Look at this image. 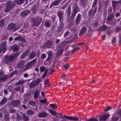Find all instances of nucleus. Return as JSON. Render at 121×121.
Listing matches in <instances>:
<instances>
[{"mask_svg":"<svg viewBox=\"0 0 121 121\" xmlns=\"http://www.w3.org/2000/svg\"><path fill=\"white\" fill-rule=\"evenodd\" d=\"M19 54V53H15L11 56H5L4 60V63L6 64H9L15 58L18 56Z\"/></svg>","mask_w":121,"mask_h":121,"instance_id":"obj_1","label":"nucleus"},{"mask_svg":"<svg viewBox=\"0 0 121 121\" xmlns=\"http://www.w3.org/2000/svg\"><path fill=\"white\" fill-rule=\"evenodd\" d=\"M32 22V26H37L39 25L42 21V19L39 16H36L31 18Z\"/></svg>","mask_w":121,"mask_h":121,"instance_id":"obj_2","label":"nucleus"},{"mask_svg":"<svg viewBox=\"0 0 121 121\" xmlns=\"http://www.w3.org/2000/svg\"><path fill=\"white\" fill-rule=\"evenodd\" d=\"M7 28L8 30L14 32L18 29L19 27L15 23H11L9 25Z\"/></svg>","mask_w":121,"mask_h":121,"instance_id":"obj_3","label":"nucleus"},{"mask_svg":"<svg viewBox=\"0 0 121 121\" xmlns=\"http://www.w3.org/2000/svg\"><path fill=\"white\" fill-rule=\"evenodd\" d=\"M36 60L37 58H36L32 61L28 62L25 65V67L24 69L26 70L31 68L33 65H35L36 62Z\"/></svg>","mask_w":121,"mask_h":121,"instance_id":"obj_4","label":"nucleus"},{"mask_svg":"<svg viewBox=\"0 0 121 121\" xmlns=\"http://www.w3.org/2000/svg\"><path fill=\"white\" fill-rule=\"evenodd\" d=\"M15 5V4L10 1L8 2L6 4V7L4 10L5 12H7L10 11Z\"/></svg>","mask_w":121,"mask_h":121,"instance_id":"obj_5","label":"nucleus"},{"mask_svg":"<svg viewBox=\"0 0 121 121\" xmlns=\"http://www.w3.org/2000/svg\"><path fill=\"white\" fill-rule=\"evenodd\" d=\"M40 80V78H38L35 81L32 82L28 85L29 88L31 89L34 88V87L35 86L39 84Z\"/></svg>","mask_w":121,"mask_h":121,"instance_id":"obj_6","label":"nucleus"},{"mask_svg":"<svg viewBox=\"0 0 121 121\" xmlns=\"http://www.w3.org/2000/svg\"><path fill=\"white\" fill-rule=\"evenodd\" d=\"M53 45V43L52 41L48 40L44 44L43 46L44 48H49L52 46Z\"/></svg>","mask_w":121,"mask_h":121,"instance_id":"obj_7","label":"nucleus"},{"mask_svg":"<svg viewBox=\"0 0 121 121\" xmlns=\"http://www.w3.org/2000/svg\"><path fill=\"white\" fill-rule=\"evenodd\" d=\"M63 44L62 43H60L58 47L57 48V50L56 53L55 57L56 58L58 57L59 56L62 54L63 51V49L62 47H61L60 45Z\"/></svg>","mask_w":121,"mask_h":121,"instance_id":"obj_8","label":"nucleus"},{"mask_svg":"<svg viewBox=\"0 0 121 121\" xmlns=\"http://www.w3.org/2000/svg\"><path fill=\"white\" fill-rule=\"evenodd\" d=\"M6 41H3L0 47V53L2 52V51L3 53H4L6 51Z\"/></svg>","mask_w":121,"mask_h":121,"instance_id":"obj_9","label":"nucleus"},{"mask_svg":"<svg viewBox=\"0 0 121 121\" xmlns=\"http://www.w3.org/2000/svg\"><path fill=\"white\" fill-rule=\"evenodd\" d=\"M11 104L14 107H18L20 104V101L18 99L12 100L11 102Z\"/></svg>","mask_w":121,"mask_h":121,"instance_id":"obj_10","label":"nucleus"},{"mask_svg":"<svg viewBox=\"0 0 121 121\" xmlns=\"http://www.w3.org/2000/svg\"><path fill=\"white\" fill-rule=\"evenodd\" d=\"M57 14L59 18L60 23L63 22L62 21L64 20V13L63 11H58Z\"/></svg>","mask_w":121,"mask_h":121,"instance_id":"obj_11","label":"nucleus"},{"mask_svg":"<svg viewBox=\"0 0 121 121\" xmlns=\"http://www.w3.org/2000/svg\"><path fill=\"white\" fill-rule=\"evenodd\" d=\"M60 26H58L56 32V33H60L61 32L64 28V24L63 22L60 23Z\"/></svg>","mask_w":121,"mask_h":121,"instance_id":"obj_12","label":"nucleus"},{"mask_svg":"<svg viewBox=\"0 0 121 121\" xmlns=\"http://www.w3.org/2000/svg\"><path fill=\"white\" fill-rule=\"evenodd\" d=\"M8 75H4L3 73H0V80L3 82L9 78Z\"/></svg>","mask_w":121,"mask_h":121,"instance_id":"obj_13","label":"nucleus"},{"mask_svg":"<svg viewBox=\"0 0 121 121\" xmlns=\"http://www.w3.org/2000/svg\"><path fill=\"white\" fill-rule=\"evenodd\" d=\"M97 9V7H95L94 9V11L92 9H91L88 12V15L90 17H91V16H92L93 17L94 16L96 12Z\"/></svg>","mask_w":121,"mask_h":121,"instance_id":"obj_14","label":"nucleus"},{"mask_svg":"<svg viewBox=\"0 0 121 121\" xmlns=\"http://www.w3.org/2000/svg\"><path fill=\"white\" fill-rule=\"evenodd\" d=\"M64 117L67 119H69L71 120L74 121H78L79 120V119L77 117L71 116H68L66 115L64 116Z\"/></svg>","mask_w":121,"mask_h":121,"instance_id":"obj_15","label":"nucleus"},{"mask_svg":"<svg viewBox=\"0 0 121 121\" xmlns=\"http://www.w3.org/2000/svg\"><path fill=\"white\" fill-rule=\"evenodd\" d=\"M110 116L109 114H103L101 117H99V118L100 121H105Z\"/></svg>","mask_w":121,"mask_h":121,"instance_id":"obj_16","label":"nucleus"},{"mask_svg":"<svg viewBox=\"0 0 121 121\" xmlns=\"http://www.w3.org/2000/svg\"><path fill=\"white\" fill-rule=\"evenodd\" d=\"M61 0H56L52 2L50 6V8H51L53 6H56L58 5L60 2Z\"/></svg>","mask_w":121,"mask_h":121,"instance_id":"obj_17","label":"nucleus"},{"mask_svg":"<svg viewBox=\"0 0 121 121\" xmlns=\"http://www.w3.org/2000/svg\"><path fill=\"white\" fill-rule=\"evenodd\" d=\"M30 12V11L28 9L25 10L21 12V16L22 17H24L27 16Z\"/></svg>","mask_w":121,"mask_h":121,"instance_id":"obj_18","label":"nucleus"},{"mask_svg":"<svg viewBox=\"0 0 121 121\" xmlns=\"http://www.w3.org/2000/svg\"><path fill=\"white\" fill-rule=\"evenodd\" d=\"M82 16V15L80 14H78L75 19V23L76 25L78 24L81 21Z\"/></svg>","mask_w":121,"mask_h":121,"instance_id":"obj_19","label":"nucleus"},{"mask_svg":"<svg viewBox=\"0 0 121 121\" xmlns=\"http://www.w3.org/2000/svg\"><path fill=\"white\" fill-rule=\"evenodd\" d=\"M87 30V28L86 27L83 26L81 29L79 33V36H81L85 32H86Z\"/></svg>","mask_w":121,"mask_h":121,"instance_id":"obj_20","label":"nucleus"},{"mask_svg":"<svg viewBox=\"0 0 121 121\" xmlns=\"http://www.w3.org/2000/svg\"><path fill=\"white\" fill-rule=\"evenodd\" d=\"M48 115V114L45 111H44L39 113L38 116L39 117L44 118L47 117Z\"/></svg>","mask_w":121,"mask_h":121,"instance_id":"obj_21","label":"nucleus"},{"mask_svg":"<svg viewBox=\"0 0 121 121\" xmlns=\"http://www.w3.org/2000/svg\"><path fill=\"white\" fill-rule=\"evenodd\" d=\"M114 14L113 13L109 14L107 18V20L108 22L112 21L114 17Z\"/></svg>","mask_w":121,"mask_h":121,"instance_id":"obj_22","label":"nucleus"},{"mask_svg":"<svg viewBox=\"0 0 121 121\" xmlns=\"http://www.w3.org/2000/svg\"><path fill=\"white\" fill-rule=\"evenodd\" d=\"M121 2V0H119L118 1H112V6L113 7V10L114 11L116 7Z\"/></svg>","mask_w":121,"mask_h":121,"instance_id":"obj_23","label":"nucleus"},{"mask_svg":"<svg viewBox=\"0 0 121 121\" xmlns=\"http://www.w3.org/2000/svg\"><path fill=\"white\" fill-rule=\"evenodd\" d=\"M110 28L104 25H103L100 28L98 29V30L101 31H105L106 30L110 29Z\"/></svg>","mask_w":121,"mask_h":121,"instance_id":"obj_24","label":"nucleus"},{"mask_svg":"<svg viewBox=\"0 0 121 121\" xmlns=\"http://www.w3.org/2000/svg\"><path fill=\"white\" fill-rule=\"evenodd\" d=\"M30 52V50L26 49L21 55V58L22 59H23L26 56H27L29 53Z\"/></svg>","mask_w":121,"mask_h":121,"instance_id":"obj_25","label":"nucleus"},{"mask_svg":"<svg viewBox=\"0 0 121 121\" xmlns=\"http://www.w3.org/2000/svg\"><path fill=\"white\" fill-rule=\"evenodd\" d=\"M22 119L24 121H27L29 120V117L27 116L24 113L22 114Z\"/></svg>","mask_w":121,"mask_h":121,"instance_id":"obj_26","label":"nucleus"},{"mask_svg":"<svg viewBox=\"0 0 121 121\" xmlns=\"http://www.w3.org/2000/svg\"><path fill=\"white\" fill-rule=\"evenodd\" d=\"M36 55V53L34 51H32L31 52L29 55V59H30L34 58Z\"/></svg>","mask_w":121,"mask_h":121,"instance_id":"obj_27","label":"nucleus"},{"mask_svg":"<svg viewBox=\"0 0 121 121\" xmlns=\"http://www.w3.org/2000/svg\"><path fill=\"white\" fill-rule=\"evenodd\" d=\"M26 82V81H25L23 79L20 80H18V82H16L15 83V85L18 86L23 84Z\"/></svg>","mask_w":121,"mask_h":121,"instance_id":"obj_28","label":"nucleus"},{"mask_svg":"<svg viewBox=\"0 0 121 121\" xmlns=\"http://www.w3.org/2000/svg\"><path fill=\"white\" fill-rule=\"evenodd\" d=\"M7 100L8 99L7 98L5 97H4L0 102V106L4 104L7 102Z\"/></svg>","mask_w":121,"mask_h":121,"instance_id":"obj_29","label":"nucleus"},{"mask_svg":"<svg viewBox=\"0 0 121 121\" xmlns=\"http://www.w3.org/2000/svg\"><path fill=\"white\" fill-rule=\"evenodd\" d=\"M88 2V0H80V3L81 5L84 6L86 5Z\"/></svg>","mask_w":121,"mask_h":121,"instance_id":"obj_30","label":"nucleus"},{"mask_svg":"<svg viewBox=\"0 0 121 121\" xmlns=\"http://www.w3.org/2000/svg\"><path fill=\"white\" fill-rule=\"evenodd\" d=\"M24 62L25 61L23 60H21L17 65V67L20 68L24 64Z\"/></svg>","mask_w":121,"mask_h":121,"instance_id":"obj_31","label":"nucleus"},{"mask_svg":"<svg viewBox=\"0 0 121 121\" xmlns=\"http://www.w3.org/2000/svg\"><path fill=\"white\" fill-rule=\"evenodd\" d=\"M48 56V58L46 59V60L47 61H49L51 59L52 56V53L51 51H49L47 53Z\"/></svg>","mask_w":121,"mask_h":121,"instance_id":"obj_32","label":"nucleus"},{"mask_svg":"<svg viewBox=\"0 0 121 121\" xmlns=\"http://www.w3.org/2000/svg\"><path fill=\"white\" fill-rule=\"evenodd\" d=\"M34 113L35 112L31 109L29 110L26 112V114L30 116H32Z\"/></svg>","mask_w":121,"mask_h":121,"instance_id":"obj_33","label":"nucleus"},{"mask_svg":"<svg viewBox=\"0 0 121 121\" xmlns=\"http://www.w3.org/2000/svg\"><path fill=\"white\" fill-rule=\"evenodd\" d=\"M31 10L33 11L32 13L35 14L37 12L36 6V5H34L32 7L31 9Z\"/></svg>","mask_w":121,"mask_h":121,"instance_id":"obj_34","label":"nucleus"},{"mask_svg":"<svg viewBox=\"0 0 121 121\" xmlns=\"http://www.w3.org/2000/svg\"><path fill=\"white\" fill-rule=\"evenodd\" d=\"M28 104L34 107L36 105V103L35 101L30 100L28 101Z\"/></svg>","mask_w":121,"mask_h":121,"instance_id":"obj_35","label":"nucleus"},{"mask_svg":"<svg viewBox=\"0 0 121 121\" xmlns=\"http://www.w3.org/2000/svg\"><path fill=\"white\" fill-rule=\"evenodd\" d=\"M24 0H15V3L18 5L22 4L24 2Z\"/></svg>","mask_w":121,"mask_h":121,"instance_id":"obj_36","label":"nucleus"},{"mask_svg":"<svg viewBox=\"0 0 121 121\" xmlns=\"http://www.w3.org/2000/svg\"><path fill=\"white\" fill-rule=\"evenodd\" d=\"M79 9L78 6L77 5H75L73 10L72 11L73 12L77 13L78 12Z\"/></svg>","mask_w":121,"mask_h":121,"instance_id":"obj_37","label":"nucleus"},{"mask_svg":"<svg viewBox=\"0 0 121 121\" xmlns=\"http://www.w3.org/2000/svg\"><path fill=\"white\" fill-rule=\"evenodd\" d=\"M4 118L6 121H8L9 120V115L8 113L5 114L4 116Z\"/></svg>","mask_w":121,"mask_h":121,"instance_id":"obj_38","label":"nucleus"},{"mask_svg":"<svg viewBox=\"0 0 121 121\" xmlns=\"http://www.w3.org/2000/svg\"><path fill=\"white\" fill-rule=\"evenodd\" d=\"M51 24L50 22L48 21H46L44 22V26L47 28H49L50 27Z\"/></svg>","mask_w":121,"mask_h":121,"instance_id":"obj_39","label":"nucleus"},{"mask_svg":"<svg viewBox=\"0 0 121 121\" xmlns=\"http://www.w3.org/2000/svg\"><path fill=\"white\" fill-rule=\"evenodd\" d=\"M39 91L38 90H36L34 94V97L35 99L38 98L39 95Z\"/></svg>","mask_w":121,"mask_h":121,"instance_id":"obj_40","label":"nucleus"},{"mask_svg":"<svg viewBox=\"0 0 121 121\" xmlns=\"http://www.w3.org/2000/svg\"><path fill=\"white\" fill-rule=\"evenodd\" d=\"M12 48L13 52H15L18 50V48L17 46L15 45H13L12 46Z\"/></svg>","mask_w":121,"mask_h":121,"instance_id":"obj_41","label":"nucleus"},{"mask_svg":"<svg viewBox=\"0 0 121 121\" xmlns=\"http://www.w3.org/2000/svg\"><path fill=\"white\" fill-rule=\"evenodd\" d=\"M48 111L52 115L55 116L57 114L54 111L51 109H48Z\"/></svg>","mask_w":121,"mask_h":121,"instance_id":"obj_42","label":"nucleus"},{"mask_svg":"<svg viewBox=\"0 0 121 121\" xmlns=\"http://www.w3.org/2000/svg\"><path fill=\"white\" fill-rule=\"evenodd\" d=\"M18 72V71L17 70H14L10 74V76L11 77H12L13 75L16 74Z\"/></svg>","mask_w":121,"mask_h":121,"instance_id":"obj_43","label":"nucleus"},{"mask_svg":"<svg viewBox=\"0 0 121 121\" xmlns=\"http://www.w3.org/2000/svg\"><path fill=\"white\" fill-rule=\"evenodd\" d=\"M21 86H18L15 88L14 90L16 91H20L21 90Z\"/></svg>","mask_w":121,"mask_h":121,"instance_id":"obj_44","label":"nucleus"},{"mask_svg":"<svg viewBox=\"0 0 121 121\" xmlns=\"http://www.w3.org/2000/svg\"><path fill=\"white\" fill-rule=\"evenodd\" d=\"M48 69H46L44 73L42 75V78H44L46 76V75L48 71Z\"/></svg>","mask_w":121,"mask_h":121,"instance_id":"obj_45","label":"nucleus"},{"mask_svg":"<svg viewBox=\"0 0 121 121\" xmlns=\"http://www.w3.org/2000/svg\"><path fill=\"white\" fill-rule=\"evenodd\" d=\"M80 49V48L79 47H77V48H73V49L71 50V52L72 53H73V52H75L76 51L78 50H79Z\"/></svg>","mask_w":121,"mask_h":121,"instance_id":"obj_46","label":"nucleus"},{"mask_svg":"<svg viewBox=\"0 0 121 121\" xmlns=\"http://www.w3.org/2000/svg\"><path fill=\"white\" fill-rule=\"evenodd\" d=\"M76 13L73 12L71 14V16L70 17V19L72 20H73L76 15Z\"/></svg>","mask_w":121,"mask_h":121,"instance_id":"obj_47","label":"nucleus"},{"mask_svg":"<svg viewBox=\"0 0 121 121\" xmlns=\"http://www.w3.org/2000/svg\"><path fill=\"white\" fill-rule=\"evenodd\" d=\"M47 69L44 66H41L40 67V72H41L44 71L45 69Z\"/></svg>","mask_w":121,"mask_h":121,"instance_id":"obj_48","label":"nucleus"},{"mask_svg":"<svg viewBox=\"0 0 121 121\" xmlns=\"http://www.w3.org/2000/svg\"><path fill=\"white\" fill-rule=\"evenodd\" d=\"M7 39V36H3L2 37L1 40L2 41H6V40Z\"/></svg>","mask_w":121,"mask_h":121,"instance_id":"obj_49","label":"nucleus"},{"mask_svg":"<svg viewBox=\"0 0 121 121\" xmlns=\"http://www.w3.org/2000/svg\"><path fill=\"white\" fill-rule=\"evenodd\" d=\"M10 113H14L16 112V110L12 108H11L9 110Z\"/></svg>","mask_w":121,"mask_h":121,"instance_id":"obj_50","label":"nucleus"},{"mask_svg":"<svg viewBox=\"0 0 121 121\" xmlns=\"http://www.w3.org/2000/svg\"><path fill=\"white\" fill-rule=\"evenodd\" d=\"M113 31V30L112 29L108 31L107 32V35H110L112 33Z\"/></svg>","mask_w":121,"mask_h":121,"instance_id":"obj_51","label":"nucleus"},{"mask_svg":"<svg viewBox=\"0 0 121 121\" xmlns=\"http://www.w3.org/2000/svg\"><path fill=\"white\" fill-rule=\"evenodd\" d=\"M49 105L53 109H55L57 107L56 105L55 104H50Z\"/></svg>","mask_w":121,"mask_h":121,"instance_id":"obj_52","label":"nucleus"},{"mask_svg":"<svg viewBox=\"0 0 121 121\" xmlns=\"http://www.w3.org/2000/svg\"><path fill=\"white\" fill-rule=\"evenodd\" d=\"M29 99V97H25L23 100V103L26 104Z\"/></svg>","mask_w":121,"mask_h":121,"instance_id":"obj_53","label":"nucleus"},{"mask_svg":"<svg viewBox=\"0 0 121 121\" xmlns=\"http://www.w3.org/2000/svg\"><path fill=\"white\" fill-rule=\"evenodd\" d=\"M97 1L98 0H94L92 5V8L94 7L97 4Z\"/></svg>","mask_w":121,"mask_h":121,"instance_id":"obj_54","label":"nucleus"},{"mask_svg":"<svg viewBox=\"0 0 121 121\" xmlns=\"http://www.w3.org/2000/svg\"><path fill=\"white\" fill-rule=\"evenodd\" d=\"M113 121H116L118 120V117H115L113 116L112 118Z\"/></svg>","mask_w":121,"mask_h":121,"instance_id":"obj_55","label":"nucleus"},{"mask_svg":"<svg viewBox=\"0 0 121 121\" xmlns=\"http://www.w3.org/2000/svg\"><path fill=\"white\" fill-rule=\"evenodd\" d=\"M44 84L46 86L47 85L48 86H50V85L48 81L47 80H46L45 81Z\"/></svg>","mask_w":121,"mask_h":121,"instance_id":"obj_56","label":"nucleus"},{"mask_svg":"<svg viewBox=\"0 0 121 121\" xmlns=\"http://www.w3.org/2000/svg\"><path fill=\"white\" fill-rule=\"evenodd\" d=\"M70 34V33L69 31H66L64 34V37L67 36L68 35H69Z\"/></svg>","mask_w":121,"mask_h":121,"instance_id":"obj_57","label":"nucleus"},{"mask_svg":"<svg viewBox=\"0 0 121 121\" xmlns=\"http://www.w3.org/2000/svg\"><path fill=\"white\" fill-rule=\"evenodd\" d=\"M98 120L96 118H91L89 119L88 120L86 121H98Z\"/></svg>","mask_w":121,"mask_h":121,"instance_id":"obj_58","label":"nucleus"},{"mask_svg":"<svg viewBox=\"0 0 121 121\" xmlns=\"http://www.w3.org/2000/svg\"><path fill=\"white\" fill-rule=\"evenodd\" d=\"M21 36H19L16 37L14 39L15 41L20 40Z\"/></svg>","mask_w":121,"mask_h":121,"instance_id":"obj_59","label":"nucleus"},{"mask_svg":"<svg viewBox=\"0 0 121 121\" xmlns=\"http://www.w3.org/2000/svg\"><path fill=\"white\" fill-rule=\"evenodd\" d=\"M4 20L3 19L0 21V27L4 25Z\"/></svg>","mask_w":121,"mask_h":121,"instance_id":"obj_60","label":"nucleus"},{"mask_svg":"<svg viewBox=\"0 0 121 121\" xmlns=\"http://www.w3.org/2000/svg\"><path fill=\"white\" fill-rule=\"evenodd\" d=\"M111 108H112L111 107L108 106L104 110V111H107Z\"/></svg>","mask_w":121,"mask_h":121,"instance_id":"obj_61","label":"nucleus"},{"mask_svg":"<svg viewBox=\"0 0 121 121\" xmlns=\"http://www.w3.org/2000/svg\"><path fill=\"white\" fill-rule=\"evenodd\" d=\"M116 38L114 37L112 40V44H113V43H115L116 42Z\"/></svg>","mask_w":121,"mask_h":121,"instance_id":"obj_62","label":"nucleus"},{"mask_svg":"<svg viewBox=\"0 0 121 121\" xmlns=\"http://www.w3.org/2000/svg\"><path fill=\"white\" fill-rule=\"evenodd\" d=\"M20 40L24 43H25L26 41V40L25 38H24L23 37H21Z\"/></svg>","mask_w":121,"mask_h":121,"instance_id":"obj_63","label":"nucleus"},{"mask_svg":"<svg viewBox=\"0 0 121 121\" xmlns=\"http://www.w3.org/2000/svg\"><path fill=\"white\" fill-rule=\"evenodd\" d=\"M24 27L26 28H28L29 26V24L28 23L26 22L24 23Z\"/></svg>","mask_w":121,"mask_h":121,"instance_id":"obj_64","label":"nucleus"}]
</instances>
